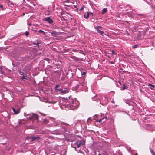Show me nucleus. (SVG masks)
Returning <instances> with one entry per match:
<instances>
[{"instance_id":"obj_19","label":"nucleus","mask_w":155,"mask_h":155,"mask_svg":"<svg viewBox=\"0 0 155 155\" xmlns=\"http://www.w3.org/2000/svg\"><path fill=\"white\" fill-rule=\"evenodd\" d=\"M107 8H104L102 10V13L103 14H104L107 12Z\"/></svg>"},{"instance_id":"obj_26","label":"nucleus","mask_w":155,"mask_h":155,"mask_svg":"<svg viewBox=\"0 0 155 155\" xmlns=\"http://www.w3.org/2000/svg\"><path fill=\"white\" fill-rule=\"evenodd\" d=\"M97 96V95H95V96H94V97H92V99L93 100V101H96V99H95V97H96Z\"/></svg>"},{"instance_id":"obj_29","label":"nucleus","mask_w":155,"mask_h":155,"mask_svg":"<svg viewBox=\"0 0 155 155\" xmlns=\"http://www.w3.org/2000/svg\"><path fill=\"white\" fill-rule=\"evenodd\" d=\"M0 8H2V10H3V6L2 5H0Z\"/></svg>"},{"instance_id":"obj_1","label":"nucleus","mask_w":155,"mask_h":155,"mask_svg":"<svg viewBox=\"0 0 155 155\" xmlns=\"http://www.w3.org/2000/svg\"><path fill=\"white\" fill-rule=\"evenodd\" d=\"M85 142L84 140H79L77 141L74 144L75 147H74L76 150V147L79 148L81 146H83L85 144Z\"/></svg>"},{"instance_id":"obj_20","label":"nucleus","mask_w":155,"mask_h":155,"mask_svg":"<svg viewBox=\"0 0 155 155\" xmlns=\"http://www.w3.org/2000/svg\"><path fill=\"white\" fill-rule=\"evenodd\" d=\"M60 87V86L59 85H56V86H55V90L57 92H58V88H59Z\"/></svg>"},{"instance_id":"obj_33","label":"nucleus","mask_w":155,"mask_h":155,"mask_svg":"<svg viewBox=\"0 0 155 155\" xmlns=\"http://www.w3.org/2000/svg\"><path fill=\"white\" fill-rule=\"evenodd\" d=\"M151 44H152V45H153L154 44V43L152 41L151 42Z\"/></svg>"},{"instance_id":"obj_16","label":"nucleus","mask_w":155,"mask_h":155,"mask_svg":"<svg viewBox=\"0 0 155 155\" xmlns=\"http://www.w3.org/2000/svg\"><path fill=\"white\" fill-rule=\"evenodd\" d=\"M94 28L96 30H99L100 29L102 28V27L100 26H97L94 27Z\"/></svg>"},{"instance_id":"obj_15","label":"nucleus","mask_w":155,"mask_h":155,"mask_svg":"<svg viewBox=\"0 0 155 155\" xmlns=\"http://www.w3.org/2000/svg\"><path fill=\"white\" fill-rule=\"evenodd\" d=\"M147 126L148 127L147 129L148 130H150L151 131H153V130L151 129V126L149 124H148L147 125Z\"/></svg>"},{"instance_id":"obj_3","label":"nucleus","mask_w":155,"mask_h":155,"mask_svg":"<svg viewBox=\"0 0 155 155\" xmlns=\"http://www.w3.org/2000/svg\"><path fill=\"white\" fill-rule=\"evenodd\" d=\"M75 101L73 100H70L69 101V102H67V106L68 107H70V108H71L72 107L71 105H73V104L75 102Z\"/></svg>"},{"instance_id":"obj_18","label":"nucleus","mask_w":155,"mask_h":155,"mask_svg":"<svg viewBox=\"0 0 155 155\" xmlns=\"http://www.w3.org/2000/svg\"><path fill=\"white\" fill-rule=\"evenodd\" d=\"M28 77L26 75H23V76L21 77V79H26L27 80L28 79L27 78Z\"/></svg>"},{"instance_id":"obj_28","label":"nucleus","mask_w":155,"mask_h":155,"mask_svg":"<svg viewBox=\"0 0 155 155\" xmlns=\"http://www.w3.org/2000/svg\"><path fill=\"white\" fill-rule=\"evenodd\" d=\"M19 73H20V74L21 75H24V73L23 72H20Z\"/></svg>"},{"instance_id":"obj_10","label":"nucleus","mask_w":155,"mask_h":155,"mask_svg":"<svg viewBox=\"0 0 155 155\" xmlns=\"http://www.w3.org/2000/svg\"><path fill=\"white\" fill-rule=\"evenodd\" d=\"M27 138H30L32 140V141H34L35 140H37L39 139V137H27Z\"/></svg>"},{"instance_id":"obj_2","label":"nucleus","mask_w":155,"mask_h":155,"mask_svg":"<svg viewBox=\"0 0 155 155\" xmlns=\"http://www.w3.org/2000/svg\"><path fill=\"white\" fill-rule=\"evenodd\" d=\"M70 91V90L67 88H63L62 89H58V91L61 92V94H64L66 93H68Z\"/></svg>"},{"instance_id":"obj_36","label":"nucleus","mask_w":155,"mask_h":155,"mask_svg":"<svg viewBox=\"0 0 155 155\" xmlns=\"http://www.w3.org/2000/svg\"><path fill=\"white\" fill-rule=\"evenodd\" d=\"M105 119H106V118H107V117H106V116L105 117Z\"/></svg>"},{"instance_id":"obj_24","label":"nucleus","mask_w":155,"mask_h":155,"mask_svg":"<svg viewBox=\"0 0 155 155\" xmlns=\"http://www.w3.org/2000/svg\"><path fill=\"white\" fill-rule=\"evenodd\" d=\"M148 86L150 87H152L153 88H154L155 87V86L154 85H152L150 83H148Z\"/></svg>"},{"instance_id":"obj_23","label":"nucleus","mask_w":155,"mask_h":155,"mask_svg":"<svg viewBox=\"0 0 155 155\" xmlns=\"http://www.w3.org/2000/svg\"><path fill=\"white\" fill-rule=\"evenodd\" d=\"M138 46V45H134L132 46V48H135L137 47Z\"/></svg>"},{"instance_id":"obj_21","label":"nucleus","mask_w":155,"mask_h":155,"mask_svg":"<svg viewBox=\"0 0 155 155\" xmlns=\"http://www.w3.org/2000/svg\"><path fill=\"white\" fill-rule=\"evenodd\" d=\"M127 87L125 84H123V90H124L125 89H127Z\"/></svg>"},{"instance_id":"obj_17","label":"nucleus","mask_w":155,"mask_h":155,"mask_svg":"<svg viewBox=\"0 0 155 155\" xmlns=\"http://www.w3.org/2000/svg\"><path fill=\"white\" fill-rule=\"evenodd\" d=\"M150 152H151V154L152 155H155V152L150 147Z\"/></svg>"},{"instance_id":"obj_34","label":"nucleus","mask_w":155,"mask_h":155,"mask_svg":"<svg viewBox=\"0 0 155 155\" xmlns=\"http://www.w3.org/2000/svg\"><path fill=\"white\" fill-rule=\"evenodd\" d=\"M33 44L35 45H38V43H37V44H35V43H33Z\"/></svg>"},{"instance_id":"obj_6","label":"nucleus","mask_w":155,"mask_h":155,"mask_svg":"<svg viewBox=\"0 0 155 155\" xmlns=\"http://www.w3.org/2000/svg\"><path fill=\"white\" fill-rule=\"evenodd\" d=\"M77 103H78V101H75L74 103L73 104V105H71L72 107L71 108V109L74 110L75 108H77L78 107V105Z\"/></svg>"},{"instance_id":"obj_39","label":"nucleus","mask_w":155,"mask_h":155,"mask_svg":"<svg viewBox=\"0 0 155 155\" xmlns=\"http://www.w3.org/2000/svg\"><path fill=\"white\" fill-rule=\"evenodd\" d=\"M112 102H113V103H114V102H113V101H112Z\"/></svg>"},{"instance_id":"obj_7","label":"nucleus","mask_w":155,"mask_h":155,"mask_svg":"<svg viewBox=\"0 0 155 155\" xmlns=\"http://www.w3.org/2000/svg\"><path fill=\"white\" fill-rule=\"evenodd\" d=\"M43 20L48 21L50 24H51L53 22L52 20L49 17H47V18H44Z\"/></svg>"},{"instance_id":"obj_12","label":"nucleus","mask_w":155,"mask_h":155,"mask_svg":"<svg viewBox=\"0 0 155 155\" xmlns=\"http://www.w3.org/2000/svg\"><path fill=\"white\" fill-rule=\"evenodd\" d=\"M53 132V134L60 135L62 134V133L61 132H58L57 131H54Z\"/></svg>"},{"instance_id":"obj_11","label":"nucleus","mask_w":155,"mask_h":155,"mask_svg":"<svg viewBox=\"0 0 155 155\" xmlns=\"http://www.w3.org/2000/svg\"><path fill=\"white\" fill-rule=\"evenodd\" d=\"M89 14L88 12H87L85 13L84 15V17L86 19H88L89 17Z\"/></svg>"},{"instance_id":"obj_9","label":"nucleus","mask_w":155,"mask_h":155,"mask_svg":"<svg viewBox=\"0 0 155 155\" xmlns=\"http://www.w3.org/2000/svg\"><path fill=\"white\" fill-rule=\"evenodd\" d=\"M51 35L53 36L56 37L59 35V33L56 31H54L51 33Z\"/></svg>"},{"instance_id":"obj_32","label":"nucleus","mask_w":155,"mask_h":155,"mask_svg":"<svg viewBox=\"0 0 155 155\" xmlns=\"http://www.w3.org/2000/svg\"><path fill=\"white\" fill-rule=\"evenodd\" d=\"M114 53H115V52H114V51H112V54H114Z\"/></svg>"},{"instance_id":"obj_35","label":"nucleus","mask_w":155,"mask_h":155,"mask_svg":"<svg viewBox=\"0 0 155 155\" xmlns=\"http://www.w3.org/2000/svg\"><path fill=\"white\" fill-rule=\"evenodd\" d=\"M150 89H151V90L153 89V88H152L151 87H150Z\"/></svg>"},{"instance_id":"obj_25","label":"nucleus","mask_w":155,"mask_h":155,"mask_svg":"<svg viewBox=\"0 0 155 155\" xmlns=\"http://www.w3.org/2000/svg\"><path fill=\"white\" fill-rule=\"evenodd\" d=\"M29 34V33L28 31H26L25 32V35L26 36H27Z\"/></svg>"},{"instance_id":"obj_5","label":"nucleus","mask_w":155,"mask_h":155,"mask_svg":"<svg viewBox=\"0 0 155 155\" xmlns=\"http://www.w3.org/2000/svg\"><path fill=\"white\" fill-rule=\"evenodd\" d=\"M12 109L13 111L15 114H18L20 112V111L19 108L18 107H12Z\"/></svg>"},{"instance_id":"obj_38","label":"nucleus","mask_w":155,"mask_h":155,"mask_svg":"<svg viewBox=\"0 0 155 155\" xmlns=\"http://www.w3.org/2000/svg\"><path fill=\"white\" fill-rule=\"evenodd\" d=\"M98 155H101V154H99Z\"/></svg>"},{"instance_id":"obj_13","label":"nucleus","mask_w":155,"mask_h":155,"mask_svg":"<svg viewBox=\"0 0 155 155\" xmlns=\"http://www.w3.org/2000/svg\"><path fill=\"white\" fill-rule=\"evenodd\" d=\"M97 31V32L100 34V35L102 36H103V34L104 33V32L101 31L100 30H96Z\"/></svg>"},{"instance_id":"obj_22","label":"nucleus","mask_w":155,"mask_h":155,"mask_svg":"<svg viewBox=\"0 0 155 155\" xmlns=\"http://www.w3.org/2000/svg\"><path fill=\"white\" fill-rule=\"evenodd\" d=\"M38 32H39L40 33H42L44 35H45V33L44 31H42L41 30H39Z\"/></svg>"},{"instance_id":"obj_37","label":"nucleus","mask_w":155,"mask_h":155,"mask_svg":"<svg viewBox=\"0 0 155 155\" xmlns=\"http://www.w3.org/2000/svg\"><path fill=\"white\" fill-rule=\"evenodd\" d=\"M134 155H137V153H136V154H135Z\"/></svg>"},{"instance_id":"obj_4","label":"nucleus","mask_w":155,"mask_h":155,"mask_svg":"<svg viewBox=\"0 0 155 155\" xmlns=\"http://www.w3.org/2000/svg\"><path fill=\"white\" fill-rule=\"evenodd\" d=\"M38 116L36 114H32L31 115L29 119L30 120L33 119L34 120H38Z\"/></svg>"},{"instance_id":"obj_27","label":"nucleus","mask_w":155,"mask_h":155,"mask_svg":"<svg viewBox=\"0 0 155 155\" xmlns=\"http://www.w3.org/2000/svg\"><path fill=\"white\" fill-rule=\"evenodd\" d=\"M86 74V72H83L82 73V75H85Z\"/></svg>"},{"instance_id":"obj_30","label":"nucleus","mask_w":155,"mask_h":155,"mask_svg":"<svg viewBox=\"0 0 155 155\" xmlns=\"http://www.w3.org/2000/svg\"><path fill=\"white\" fill-rule=\"evenodd\" d=\"M91 118H89L88 119H87V121H91Z\"/></svg>"},{"instance_id":"obj_8","label":"nucleus","mask_w":155,"mask_h":155,"mask_svg":"<svg viewBox=\"0 0 155 155\" xmlns=\"http://www.w3.org/2000/svg\"><path fill=\"white\" fill-rule=\"evenodd\" d=\"M84 81V79H81V80H79V85L82 86H84L85 85Z\"/></svg>"},{"instance_id":"obj_14","label":"nucleus","mask_w":155,"mask_h":155,"mask_svg":"<svg viewBox=\"0 0 155 155\" xmlns=\"http://www.w3.org/2000/svg\"><path fill=\"white\" fill-rule=\"evenodd\" d=\"M104 118H102L101 119H100L99 120H98V121L97 120L96 121L97 122H99L100 123V122H102V121L103 120V122H104L106 120H104Z\"/></svg>"},{"instance_id":"obj_31","label":"nucleus","mask_w":155,"mask_h":155,"mask_svg":"<svg viewBox=\"0 0 155 155\" xmlns=\"http://www.w3.org/2000/svg\"><path fill=\"white\" fill-rule=\"evenodd\" d=\"M78 152H80L81 153H83V152L82 151H81V150H79Z\"/></svg>"}]
</instances>
